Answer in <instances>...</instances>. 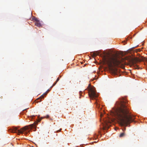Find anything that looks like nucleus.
<instances>
[{
    "label": "nucleus",
    "instance_id": "nucleus-10",
    "mask_svg": "<svg viewBox=\"0 0 147 147\" xmlns=\"http://www.w3.org/2000/svg\"><path fill=\"white\" fill-rule=\"evenodd\" d=\"M125 135V133H121L119 136L121 137H123Z\"/></svg>",
    "mask_w": 147,
    "mask_h": 147
},
{
    "label": "nucleus",
    "instance_id": "nucleus-19",
    "mask_svg": "<svg viewBox=\"0 0 147 147\" xmlns=\"http://www.w3.org/2000/svg\"><path fill=\"white\" fill-rule=\"evenodd\" d=\"M50 91V90H48L46 92H47V93H48Z\"/></svg>",
    "mask_w": 147,
    "mask_h": 147
},
{
    "label": "nucleus",
    "instance_id": "nucleus-20",
    "mask_svg": "<svg viewBox=\"0 0 147 147\" xmlns=\"http://www.w3.org/2000/svg\"><path fill=\"white\" fill-rule=\"evenodd\" d=\"M97 107H99V105H97Z\"/></svg>",
    "mask_w": 147,
    "mask_h": 147
},
{
    "label": "nucleus",
    "instance_id": "nucleus-8",
    "mask_svg": "<svg viewBox=\"0 0 147 147\" xmlns=\"http://www.w3.org/2000/svg\"><path fill=\"white\" fill-rule=\"evenodd\" d=\"M32 20L33 21H35V22H37L38 21H39V20H38L37 18L35 17H34L32 18Z\"/></svg>",
    "mask_w": 147,
    "mask_h": 147
},
{
    "label": "nucleus",
    "instance_id": "nucleus-15",
    "mask_svg": "<svg viewBox=\"0 0 147 147\" xmlns=\"http://www.w3.org/2000/svg\"><path fill=\"white\" fill-rule=\"evenodd\" d=\"M44 98V96L43 95V94L39 98Z\"/></svg>",
    "mask_w": 147,
    "mask_h": 147
},
{
    "label": "nucleus",
    "instance_id": "nucleus-16",
    "mask_svg": "<svg viewBox=\"0 0 147 147\" xmlns=\"http://www.w3.org/2000/svg\"><path fill=\"white\" fill-rule=\"evenodd\" d=\"M59 80V78H57V79L56 82H57Z\"/></svg>",
    "mask_w": 147,
    "mask_h": 147
},
{
    "label": "nucleus",
    "instance_id": "nucleus-17",
    "mask_svg": "<svg viewBox=\"0 0 147 147\" xmlns=\"http://www.w3.org/2000/svg\"><path fill=\"white\" fill-rule=\"evenodd\" d=\"M47 92H45L44 93L43 95H46L47 94Z\"/></svg>",
    "mask_w": 147,
    "mask_h": 147
},
{
    "label": "nucleus",
    "instance_id": "nucleus-12",
    "mask_svg": "<svg viewBox=\"0 0 147 147\" xmlns=\"http://www.w3.org/2000/svg\"><path fill=\"white\" fill-rule=\"evenodd\" d=\"M105 122L106 123V124H107V123H110V121L109 120H108V121H106V120H105Z\"/></svg>",
    "mask_w": 147,
    "mask_h": 147
},
{
    "label": "nucleus",
    "instance_id": "nucleus-6",
    "mask_svg": "<svg viewBox=\"0 0 147 147\" xmlns=\"http://www.w3.org/2000/svg\"><path fill=\"white\" fill-rule=\"evenodd\" d=\"M113 73L115 75H116L117 74V70L116 69H111Z\"/></svg>",
    "mask_w": 147,
    "mask_h": 147
},
{
    "label": "nucleus",
    "instance_id": "nucleus-1",
    "mask_svg": "<svg viewBox=\"0 0 147 147\" xmlns=\"http://www.w3.org/2000/svg\"><path fill=\"white\" fill-rule=\"evenodd\" d=\"M117 108L113 114L119 121L121 125H127L133 121L135 118L129 111L126 102L123 100L117 101L116 103Z\"/></svg>",
    "mask_w": 147,
    "mask_h": 147
},
{
    "label": "nucleus",
    "instance_id": "nucleus-3",
    "mask_svg": "<svg viewBox=\"0 0 147 147\" xmlns=\"http://www.w3.org/2000/svg\"><path fill=\"white\" fill-rule=\"evenodd\" d=\"M35 125L34 123L28 126H26L22 128L20 130H18V128L17 127H13L9 129L8 131L12 133H17V131H18V135H20V134H27L26 132H25V131L29 128H32V127H35Z\"/></svg>",
    "mask_w": 147,
    "mask_h": 147
},
{
    "label": "nucleus",
    "instance_id": "nucleus-5",
    "mask_svg": "<svg viewBox=\"0 0 147 147\" xmlns=\"http://www.w3.org/2000/svg\"><path fill=\"white\" fill-rule=\"evenodd\" d=\"M140 61V60L137 58L133 59L130 60V62L134 66H135V67H136L135 68L138 69H139V67L136 65V63Z\"/></svg>",
    "mask_w": 147,
    "mask_h": 147
},
{
    "label": "nucleus",
    "instance_id": "nucleus-2",
    "mask_svg": "<svg viewBox=\"0 0 147 147\" xmlns=\"http://www.w3.org/2000/svg\"><path fill=\"white\" fill-rule=\"evenodd\" d=\"M103 58L104 63L107 64L109 67L111 68L114 66L121 65V62L124 60L117 56H114L112 57H108L107 58H106V56H105Z\"/></svg>",
    "mask_w": 147,
    "mask_h": 147
},
{
    "label": "nucleus",
    "instance_id": "nucleus-7",
    "mask_svg": "<svg viewBox=\"0 0 147 147\" xmlns=\"http://www.w3.org/2000/svg\"><path fill=\"white\" fill-rule=\"evenodd\" d=\"M35 25L38 26V27H40L41 26V24L40 23V22L39 21H38L37 22H35Z\"/></svg>",
    "mask_w": 147,
    "mask_h": 147
},
{
    "label": "nucleus",
    "instance_id": "nucleus-21",
    "mask_svg": "<svg viewBox=\"0 0 147 147\" xmlns=\"http://www.w3.org/2000/svg\"><path fill=\"white\" fill-rule=\"evenodd\" d=\"M101 117H102V115H101Z\"/></svg>",
    "mask_w": 147,
    "mask_h": 147
},
{
    "label": "nucleus",
    "instance_id": "nucleus-11",
    "mask_svg": "<svg viewBox=\"0 0 147 147\" xmlns=\"http://www.w3.org/2000/svg\"><path fill=\"white\" fill-rule=\"evenodd\" d=\"M57 83V82H56L55 83H54L53 84V85L52 86H51L50 88H52L53 86H54Z\"/></svg>",
    "mask_w": 147,
    "mask_h": 147
},
{
    "label": "nucleus",
    "instance_id": "nucleus-14",
    "mask_svg": "<svg viewBox=\"0 0 147 147\" xmlns=\"http://www.w3.org/2000/svg\"><path fill=\"white\" fill-rule=\"evenodd\" d=\"M94 53H96L95 54H96V56L99 54V52L97 51L94 52Z\"/></svg>",
    "mask_w": 147,
    "mask_h": 147
},
{
    "label": "nucleus",
    "instance_id": "nucleus-18",
    "mask_svg": "<svg viewBox=\"0 0 147 147\" xmlns=\"http://www.w3.org/2000/svg\"><path fill=\"white\" fill-rule=\"evenodd\" d=\"M143 60H145L147 62V58H144V59Z\"/></svg>",
    "mask_w": 147,
    "mask_h": 147
},
{
    "label": "nucleus",
    "instance_id": "nucleus-4",
    "mask_svg": "<svg viewBox=\"0 0 147 147\" xmlns=\"http://www.w3.org/2000/svg\"><path fill=\"white\" fill-rule=\"evenodd\" d=\"M88 94L90 98L92 99H96V98L98 96V95L96 94L93 87L89 88Z\"/></svg>",
    "mask_w": 147,
    "mask_h": 147
},
{
    "label": "nucleus",
    "instance_id": "nucleus-13",
    "mask_svg": "<svg viewBox=\"0 0 147 147\" xmlns=\"http://www.w3.org/2000/svg\"><path fill=\"white\" fill-rule=\"evenodd\" d=\"M95 53H94V52L93 53L92 55L94 57L96 56V54H95Z\"/></svg>",
    "mask_w": 147,
    "mask_h": 147
},
{
    "label": "nucleus",
    "instance_id": "nucleus-9",
    "mask_svg": "<svg viewBox=\"0 0 147 147\" xmlns=\"http://www.w3.org/2000/svg\"><path fill=\"white\" fill-rule=\"evenodd\" d=\"M49 117V115H47L45 117H41V119L39 120V121H40L41 120H42V119L44 117H46L47 118H48Z\"/></svg>",
    "mask_w": 147,
    "mask_h": 147
}]
</instances>
